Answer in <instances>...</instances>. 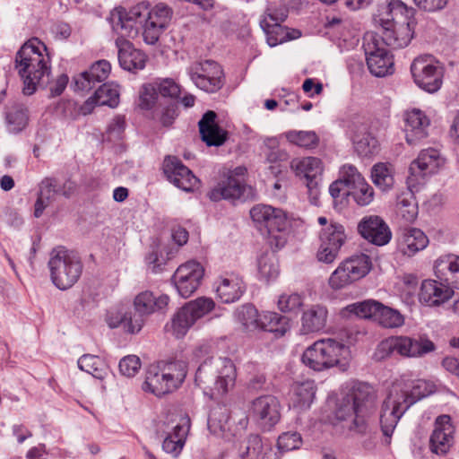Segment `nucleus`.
Returning a JSON list of instances; mask_svg holds the SVG:
<instances>
[{"label": "nucleus", "instance_id": "nucleus-1", "mask_svg": "<svg viewBox=\"0 0 459 459\" xmlns=\"http://www.w3.org/2000/svg\"><path fill=\"white\" fill-rule=\"evenodd\" d=\"M172 17V10L164 4L152 9L145 3H139L128 11L121 8L112 14L113 30L117 39L134 38L142 30L145 43L154 45Z\"/></svg>", "mask_w": 459, "mask_h": 459}, {"label": "nucleus", "instance_id": "nucleus-2", "mask_svg": "<svg viewBox=\"0 0 459 459\" xmlns=\"http://www.w3.org/2000/svg\"><path fill=\"white\" fill-rule=\"evenodd\" d=\"M433 392L434 385L423 379L416 380L411 385L403 381L394 382L381 407L380 427L383 434L390 437L406 411Z\"/></svg>", "mask_w": 459, "mask_h": 459}, {"label": "nucleus", "instance_id": "nucleus-3", "mask_svg": "<svg viewBox=\"0 0 459 459\" xmlns=\"http://www.w3.org/2000/svg\"><path fill=\"white\" fill-rule=\"evenodd\" d=\"M15 69L23 81L25 95L33 94L38 87L47 86L51 66L46 46L37 39L24 43L16 54Z\"/></svg>", "mask_w": 459, "mask_h": 459}, {"label": "nucleus", "instance_id": "nucleus-4", "mask_svg": "<svg viewBox=\"0 0 459 459\" xmlns=\"http://www.w3.org/2000/svg\"><path fill=\"white\" fill-rule=\"evenodd\" d=\"M237 368L234 362L224 357H208L198 367L195 376V384L212 398L223 396L236 384Z\"/></svg>", "mask_w": 459, "mask_h": 459}, {"label": "nucleus", "instance_id": "nucleus-5", "mask_svg": "<svg viewBox=\"0 0 459 459\" xmlns=\"http://www.w3.org/2000/svg\"><path fill=\"white\" fill-rule=\"evenodd\" d=\"M349 347L333 338L320 339L307 347L302 354V362L315 371H322L333 367L342 370L348 366Z\"/></svg>", "mask_w": 459, "mask_h": 459}, {"label": "nucleus", "instance_id": "nucleus-6", "mask_svg": "<svg viewBox=\"0 0 459 459\" xmlns=\"http://www.w3.org/2000/svg\"><path fill=\"white\" fill-rule=\"evenodd\" d=\"M48 265L52 283L61 290L73 287L80 279L83 269L80 256L65 247L52 249Z\"/></svg>", "mask_w": 459, "mask_h": 459}, {"label": "nucleus", "instance_id": "nucleus-7", "mask_svg": "<svg viewBox=\"0 0 459 459\" xmlns=\"http://www.w3.org/2000/svg\"><path fill=\"white\" fill-rule=\"evenodd\" d=\"M186 376V363L183 360L151 365L145 375L143 389L156 396L171 393L178 389Z\"/></svg>", "mask_w": 459, "mask_h": 459}, {"label": "nucleus", "instance_id": "nucleus-8", "mask_svg": "<svg viewBox=\"0 0 459 459\" xmlns=\"http://www.w3.org/2000/svg\"><path fill=\"white\" fill-rule=\"evenodd\" d=\"M250 216L257 229L268 236L272 247L279 249L284 247L286 238L283 231L287 227V217L281 209L256 204L250 210Z\"/></svg>", "mask_w": 459, "mask_h": 459}, {"label": "nucleus", "instance_id": "nucleus-9", "mask_svg": "<svg viewBox=\"0 0 459 459\" xmlns=\"http://www.w3.org/2000/svg\"><path fill=\"white\" fill-rule=\"evenodd\" d=\"M434 343L428 339L391 336L377 344L373 359L377 361H381L394 353L403 357H421L434 351Z\"/></svg>", "mask_w": 459, "mask_h": 459}, {"label": "nucleus", "instance_id": "nucleus-10", "mask_svg": "<svg viewBox=\"0 0 459 459\" xmlns=\"http://www.w3.org/2000/svg\"><path fill=\"white\" fill-rule=\"evenodd\" d=\"M414 82L429 93L437 92L443 84L444 65L432 55H421L411 65Z\"/></svg>", "mask_w": 459, "mask_h": 459}, {"label": "nucleus", "instance_id": "nucleus-11", "mask_svg": "<svg viewBox=\"0 0 459 459\" xmlns=\"http://www.w3.org/2000/svg\"><path fill=\"white\" fill-rule=\"evenodd\" d=\"M363 48L371 74L376 77H385L394 73L393 56L383 44L379 35L367 32L363 37Z\"/></svg>", "mask_w": 459, "mask_h": 459}, {"label": "nucleus", "instance_id": "nucleus-12", "mask_svg": "<svg viewBox=\"0 0 459 459\" xmlns=\"http://www.w3.org/2000/svg\"><path fill=\"white\" fill-rule=\"evenodd\" d=\"M371 269V260L368 255L359 254L342 262L332 273L329 285L333 290H341L365 277Z\"/></svg>", "mask_w": 459, "mask_h": 459}, {"label": "nucleus", "instance_id": "nucleus-13", "mask_svg": "<svg viewBox=\"0 0 459 459\" xmlns=\"http://www.w3.org/2000/svg\"><path fill=\"white\" fill-rule=\"evenodd\" d=\"M445 164V159L438 150L428 148L422 150L409 167L406 183L416 187L425 183L426 178L435 174Z\"/></svg>", "mask_w": 459, "mask_h": 459}, {"label": "nucleus", "instance_id": "nucleus-14", "mask_svg": "<svg viewBox=\"0 0 459 459\" xmlns=\"http://www.w3.org/2000/svg\"><path fill=\"white\" fill-rule=\"evenodd\" d=\"M187 74L197 88L206 92H216L224 83L223 71L212 60L193 63L187 68Z\"/></svg>", "mask_w": 459, "mask_h": 459}, {"label": "nucleus", "instance_id": "nucleus-15", "mask_svg": "<svg viewBox=\"0 0 459 459\" xmlns=\"http://www.w3.org/2000/svg\"><path fill=\"white\" fill-rule=\"evenodd\" d=\"M346 238L344 227L342 224L331 222L323 228L319 234L320 246L316 253L318 261L332 264L338 257Z\"/></svg>", "mask_w": 459, "mask_h": 459}, {"label": "nucleus", "instance_id": "nucleus-16", "mask_svg": "<svg viewBox=\"0 0 459 459\" xmlns=\"http://www.w3.org/2000/svg\"><path fill=\"white\" fill-rule=\"evenodd\" d=\"M169 303V297L161 295L155 297L152 291L144 290L135 296L134 299L133 320L130 330L140 332L145 323L146 317L156 311L162 310Z\"/></svg>", "mask_w": 459, "mask_h": 459}, {"label": "nucleus", "instance_id": "nucleus-17", "mask_svg": "<svg viewBox=\"0 0 459 459\" xmlns=\"http://www.w3.org/2000/svg\"><path fill=\"white\" fill-rule=\"evenodd\" d=\"M74 190V187L71 182L62 183L56 178H45L39 185L34 216L39 218L44 210L56 201L58 195L68 198Z\"/></svg>", "mask_w": 459, "mask_h": 459}, {"label": "nucleus", "instance_id": "nucleus-18", "mask_svg": "<svg viewBox=\"0 0 459 459\" xmlns=\"http://www.w3.org/2000/svg\"><path fill=\"white\" fill-rule=\"evenodd\" d=\"M347 134L359 156L368 157L377 152L378 142L368 131L365 117L359 116L352 117L348 122Z\"/></svg>", "mask_w": 459, "mask_h": 459}, {"label": "nucleus", "instance_id": "nucleus-19", "mask_svg": "<svg viewBox=\"0 0 459 459\" xmlns=\"http://www.w3.org/2000/svg\"><path fill=\"white\" fill-rule=\"evenodd\" d=\"M204 274V269L202 264L191 260L178 266L173 274L172 281L178 294L186 299L198 289Z\"/></svg>", "mask_w": 459, "mask_h": 459}, {"label": "nucleus", "instance_id": "nucleus-20", "mask_svg": "<svg viewBox=\"0 0 459 459\" xmlns=\"http://www.w3.org/2000/svg\"><path fill=\"white\" fill-rule=\"evenodd\" d=\"M281 405L278 399L270 394L254 399L249 410L250 416L264 429H270L281 418Z\"/></svg>", "mask_w": 459, "mask_h": 459}, {"label": "nucleus", "instance_id": "nucleus-21", "mask_svg": "<svg viewBox=\"0 0 459 459\" xmlns=\"http://www.w3.org/2000/svg\"><path fill=\"white\" fill-rule=\"evenodd\" d=\"M163 171L169 182L185 192H192L198 186L199 179L176 157L165 158Z\"/></svg>", "mask_w": 459, "mask_h": 459}, {"label": "nucleus", "instance_id": "nucleus-22", "mask_svg": "<svg viewBox=\"0 0 459 459\" xmlns=\"http://www.w3.org/2000/svg\"><path fill=\"white\" fill-rule=\"evenodd\" d=\"M252 193V188L247 186L243 178L228 175L221 179L208 193L213 202L221 200H246Z\"/></svg>", "mask_w": 459, "mask_h": 459}, {"label": "nucleus", "instance_id": "nucleus-23", "mask_svg": "<svg viewBox=\"0 0 459 459\" xmlns=\"http://www.w3.org/2000/svg\"><path fill=\"white\" fill-rule=\"evenodd\" d=\"M455 428L449 415L438 416L430 436V450L437 455H446L454 443Z\"/></svg>", "mask_w": 459, "mask_h": 459}, {"label": "nucleus", "instance_id": "nucleus-24", "mask_svg": "<svg viewBox=\"0 0 459 459\" xmlns=\"http://www.w3.org/2000/svg\"><path fill=\"white\" fill-rule=\"evenodd\" d=\"M277 12H270L265 10V14L260 21V26L266 35V41L270 47H275L289 39H298L300 36L299 30H292V34L287 31L281 22L285 20H278Z\"/></svg>", "mask_w": 459, "mask_h": 459}, {"label": "nucleus", "instance_id": "nucleus-25", "mask_svg": "<svg viewBox=\"0 0 459 459\" xmlns=\"http://www.w3.org/2000/svg\"><path fill=\"white\" fill-rule=\"evenodd\" d=\"M454 290L449 283L437 280H424L419 293L420 302L429 307H438L449 300Z\"/></svg>", "mask_w": 459, "mask_h": 459}, {"label": "nucleus", "instance_id": "nucleus-26", "mask_svg": "<svg viewBox=\"0 0 459 459\" xmlns=\"http://www.w3.org/2000/svg\"><path fill=\"white\" fill-rule=\"evenodd\" d=\"M359 234L377 246L386 245L392 238L388 225L378 216L364 217L358 225Z\"/></svg>", "mask_w": 459, "mask_h": 459}, {"label": "nucleus", "instance_id": "nucleus-27", "mask_svg": "<svg viewBox=\"0 0 459 459\" xmlns=\"http://www.w3.org/2000/svg\"><path fill=\"white\" fill-rule=\"evenodd\" d=\"M346 394L356 405L359 416L366 418L376 408V391L373 386L367 383L359 381L351 382Z\"/></svg>", "mask_w": 459, "mask_h": 459}, {"label": "nucleus", "instance_id": "nucleus-28", "mask_svg": "<svg viewBox=\"0 0 459 459\" xmlns=\"http://www.w3.org/2000/svg\"><path fill=\"white\" fill-rule=\"evenodd\" d=\"M406 141L411 145L420 143L429 135L430 120L420 109L413 108L404 114Z\"/></svg>", "mask_w": 459, "mask_h": 459}, {"label": "nucleus", "instance_id": "nucleus-29", "mask_svg": "<svg viewBox=\"0 0 459 459\" xmlns=\"http://www.w3.org/2000/svg\"><path fill=\"white\" fill-rule=\"evenodd\" d=\"M111 70L110 64L106 60L94 63L87 71L74 77L72 87L75 91H89L96 83L104 82Z\"/></svg>", "mask_w": 459, "mask_h": 459}, {"label": "nucleus", "instance_id": "nucleus-30", "mask_svg": "<svg viewBox=\"0 0 459 459\" xmlns=\"http://www.w3.org/2000/svg\"><path fill=\"white\" fill-rule=\"evenodd\" d=\"M384 30L380 36L383 44L392 48H403L409 45L413 38L414 22H396L382 25Z\"/></svg>", "mask_w": 459, "mask_h": 459}, {"label": "nucleus", "instance_id": "nucleus-31", "mask_svg": "<svg viewBox=\"0 0 459 459\" xmlns=\"http://www.w3.org/2000/svg\"><path fill=\"white\" fill-rule=\"evenodd\" d=\"M245 290L246 286L242 278L234 273L219 277L215 283L217 297L223 303H232L238 300Z\"/></svg>", "mask_w": 459, "mask_h": 459}, {"label": "nucleus", "instance_id": "nucleus-32", "mask_svg": "<svg viewBox=\"0 0 459 459\" xmlns=\"http://www.w3.org/2000/svg\"><path fill=\"white\" fill-rule=\"evenodd\" d=\"M116 46L118 49L117 57L120 66L127 71L142 70L145 66V55L134 48L133 44L126 39H117Z\"/></svg>", "mask_w": 459, "mask_h": 459}, {"label": "nucleus", "instance_id": "nucleus-33", "mask_svg": "<svg viewBox=\"0 0 459 459\" xmlns=\"http://www.w3.org/2000/svg\"><path fill=\"white\" fill-rule=\"evenodd\" d=\"M216 117V113L209 110L198 122L201 138L208 146H221L227 139V134L218 126Z\"/></svg>", "mask_w": 459, "mask_h": 459}, {"label": "nucleus", "instance_id": "nucleus-34", "mask_svg": "<svg viewBox=\"0 0 459 459\" xmlns=\"http://www.w3.org/2000/svg\"><path fill=\"white\" fill-rule=\"evenodd\" d=\"M434 273L441 281L455 284L459 289V255L446 254L434 262Z\"/></svg>", "mask_w": 459, "mask_h": 459}, {"label": "nucleus", "instance_id": "nucleus-35", "mask_svg": "<svg viewBox=\"0 0 459 459\" xmlns=\"http://www.w3.org/2000/svg\"><path fill=\"white\" fill-rule=\"evenodd\" d=\"M328 310L325 306L311 305L302 313L300 331L304 334L320 332L326 326Z\"/></svg>", "mask_w": 459, "mask_h": 459}, {"label": "nucleus", "instance_id": "nucleus-36", "mask_svg": "<svg viewBox=\"0 0 459 459\" xmlns=\"http://www.w3.org/2000/svg\"><path fill=\"white\" fill-rule=\"evenodd\" d=\"M429 244V238L425 233L416 228L403 230L399 238V248L404 255L412 256L423 250Z\"/></svg>", "mask_w": 459, "mask_h": 459}, {"label": "nucleus", "instance_id": "nucleus-37", "mask_svg": "<svg viewBox=\"0 0 459 459\" xmlns=\"http://www.w3.org/2000/svg\"><path fill=\"white\" fill-rule=\"evenodd\" d=\"M415 10L408 7L401 0H392L385 8V12L382 13L379 19L381 25H389L396 22H414L413 17Z\"/></svg>", "mask_w": 459, "mask_h": 459}, {"label": "nucleus", "instance_id": "nucleus-38", "mask_svg": "<svg viewBox=\"0 0 459 459\" xmlns=\"http://www.w3.org/2000/svg\"><path fill=\"white\" fill-rule=\"evenodd\" d=\"M316 395V384L312 380L297 383L292 387L290 403L298 411L310 408Z\"/></svg>", "mask_w": 459, "mask_h": 459}, {"label": "nucleus", "instance_id": "nucleus-39", "mask_svg": "<svg viewBox=\"0 0 459 459\" xmlns=\"http://www.w3.org/2000/svg\"><path fill=\"white\" fill-rule=\"evenodd\" d=\"M189 431L188 420H185L182 424H178L173 428V431L169 433L162 443V449L165 453L178 457L181 453L186 440Z\"/></svg>", "mask_w": 459, "mask_h": 459}, {"label": "nucleus", "instance_id": "nucleus-40", "mask_svg": "<svg viewBox=\"0 0 459 459\" xmlns=\"http://www.w3.org/2000/svg\"><path fill=\"white\" fill-rule=\"evenodd\" d=\"M416 187H410L397 195L396 211L406 222H412L418 216V204L414 197Z\"/></svg>", "mask_w": 459, "mask_h": 459}, {"label": "nucleus", "instance_id": "nucleus-41", "mask_svg": "<svg viewBox=\"0 0 459 459\" xmlns=\"http://www.w3.org/2000/svg\"><path fill=\"white\" fill-rule=\"evenodd\" d=\"M259 329L282 336L290 329L289 319L276 312H263L260 316Z\"/></svg>", "mask_w": 459, "mask_h": 459}, {"label": "nucleus", "instance_id": "nucleus-42", "mask_svg": "<svg viewBox=\"0 0 459 459\" xmlns=\"http://www.w3.org/2000/svg\"><path fill=\"white\" fill-rule=\"evenodd\" d=\"M78 367L93 377L102 380L109 374L106 361L99 356L84 354L78 359Z\"/></svg>", "mask_w": 459, "mask_h": 459}, {"label": "nucleus", "instance_id": "nucleus-43", "mask_svg": "<svg viewBox=\"0 0 459 459\" xmlns=\"http://www.w3.org/2000/svg\"><path fill=\"white\" fill-rule=\"evenodd\" d=\"M290 168L298 176L305 178H317L322 174L321 160L316 157L296 158L290 161Z\"/></svg>", "mask_w": 459, "mask_h": 459}, {"label": "nucleus", "instance_id": "nucleus-44", "mask_svg": "<svg viewBox=\"0 0 459 459\" xmlns=\"http://www.w3.org/2000/svg\"><path fill=\"white\" fill-rule=\"evenodd\" d=\"M29 121V113L27 108L22 104H13L5 111V122L10 133H19L22 131Z\"/></svg>", "mask_w": 459, "mask_h": 459}, {"label": "nucleus", "instance_id": "nucleus-45", "mask_svg": "<svg viewBox=\"0 0 459 459\" xmlns=\"http://www.w3.org/2000/svg\"><path fill=\"white\" fill-rule=\"evenodd\" d=\"M229 411L223 405L213 407L208 417V429L215 436L227 437L226 432L229 428Z\"/></svg>", "mask_w": 459, "mask_h": 459}, {"label": "nucleus", "instance_id": "nucleus-46", "mask_svg": "<svg viewBox=\"0 0 459 459\" xmlns=\"http://www.w3.org/2000/svg\"><path fill=\"white\" fill-rule=\"evenodd\" d=\"M133 320V312L128 311L124 307H116L110 308L106 315L105 321L109 328L114 329L122 327L124 332L131 334L137 333L138 332H132L130 330V323Z\"/></svg>", "mask_w": 459, "mask_h": 459}, {"label": "nucleus", "instance_id": "nucleus-47", "mask_svg": "<svg viewBox=\"0 0 459 459\" xmlns=\"http://www.w3.org/2000/svg\"><path fill=\"white\" fill-rule=\"evenodd\" d=\"M281 136L290 143L306 149L316 148L319 143V136L315 131L290 130Z\"/></svg>", "mask_w": 459, "mask_h": 459}, {"label": "nucleus", "instance_id": "nucleus-48", "mask_svg": "<svg viewBox=\"0 0 459 459\" xmlns=\"http://www.w3.org/2000/svg\"><path fill=\"white\" fill-rule=\"evenodd\" d=\"M260 316L257 309L251 304L243 305L235 312L238 322L249 332L259 329Z\"/></svg>", "mask_w": 459, "mask_h": 459}, {"label": "nucleus", "instance_id": "nucleus-49", "mask_svg": "<svg viewBox=\"0 0 459 459\" xmlns=\"http://www.w3.org/2000/svg\"><path fill=\"white\" fill-rule=\"evenodd\" d=\"M259 277L266 281L274 280L279 274V265L273 252L264 253L257 261Z\"/></svg>", "mask_w": 459, "mask_h": 459}, {"label": "nucleus", "instance_id": "nucleus-50", "mask_svg": "<svg viewBox=\"0 0 459 459\" xmlns=\"http://www.w3.org/2000/svg\"><path fill=\"white\" fill-rule=\"evenodd\" d=\"M193 314L185 305L174 316L171 321L172 333L177 338L186 335L189 328L195 323Z\"/></svg>", "mask_w": 459, "mask_h": 459}, {"label": "nucleus", "instance_id": "nucleus-51", "mask_svg": "<svg viewBox=\"0 0 459 459\" xmlns=\"http://www.w3.org/2000/svg\"><path fill=\"white\" fill-rule=\"evenodd\" d=\"M193 314L185 305L174 316L171 321L172 333L177 338L186 335L189 328L195 323Z\"/></svg>", "mask_w": 459, "mask_h": 459}, {"label": "nucleus", "instance_id": "nucleus-52", "mask_svg": "<svg viewBox=\"0 0 459 459\" xmlns=\"http://www.w3.org/2000/svg\"><path fill=\"white\" fill-rule=\"evenodd\" d=\"M336 418L340 420H351V423L359 427L364 422V416H359L356 405L348 397L347 394L340 402L335 412Z\"/></svg>", "mask_w": 459, "mask_h": 459}, {"label": "nucleus", "instance_id": "nucleus-53", "mask_svg": "<svg viewBox=\"0 0 459 459\" xmlns=\"http://www.w3.org/2000/svg\"><path fill=\"white\" fill-rule=\"evenodd\" d=\"M264 154L268 163L273 164L285 161L289 158L288 152L280 148L278 137H264L263 139Z\"/></svg>", "mask_w": 459, "mask_h": 459}, {"label": "nucleus", "instance_id": "nucleus-54", "mask_svg": "<svg viewBox=\"0 0 459 459\" xmlns=\"http://www.w3.org/2000/svg\"><path fill=\"white\" fill-rule=\"evenodd\" d=\"M94 97L99 106L115 108L119 103L118 86L113 83H104L95 91Z\"/></svg>", "mask_w": 459, "mask_h": 459}, {"label": "nucleus", "instance_id": "nucleus-55", "mask_svg": "<svg viewBox=\"0 0 459 459\" xmlns=\"http://www.w3.org/2000/svg\"><path fill=\"white\" fill-rule=\"evenodd\" d=\"M376 322L385 328H395L403 325L404 317L398 310L381 303L377 314Z\"/></svg>", "mask_w": 459, "mask_h": 459}, {"label": "nucleus", "instance_id": "nucleus-56", "mask_svg": "<svg viewBox=\"0 0 459 459\" xmlns=\"http://www.w3.org/2000/svg\"><path fill=\"white\" fill-rule=\"evenodd\" d=\"M380 304L378 301L368 299L348 305L345 309L361 318H370L376 321Z\"/></svg>", "mask_w": 459, "mask_h": 459}, {"label": "nucleus", "instance_id": "nucleus-57", "mask_svg": "<svg viewBox=\"0 0 459 459\" xmlns=\"http://www.w3.org/2000/svg\"><path fill=\"white\" fill-rule=\"evenodd\" d=\"M371 178L373 183L382 190L390 188L394 183L391 171L384 163L376 164L372 168Z\"/></svg>", "mask_w": 459, "mask_h": 459}, {"label": "nucleus", "instance_id": "nucleus-58", "mask_svg": "<svg viewBox=\"0 0 459 459\" xmlns=\"http://www.w3.org/2000/svg\"><path fill=\"white\" fill-rule=\"evenodd\" d=\"M159 102H161V100L159 99V92L154 83L143 85L140 91L139 107L142 109L149 110L152 108L156 103L159 104Z\"/></svg>", "mask_w": 459, "mask_h": 459}, {"label": "nucleus", "instance_id": "nucleus-59", "mask_svg": "<svg viewBox=\"0 0 459 459\" xmlns=\"http://www.w3.org/2000/svg\"><path fill=\"white\" fill-rule=\"evenodd\" d=\"M186 306L197 321L210 313L214 308L215 303L211 298L202 297L188 302Z\"/></svg>", "mask_w": 459, "mask_h": 459}, {"label": "nucleus", "instance_id": "nucleus-60", "mask_svg": "<svg viewBox=\"0 0 459 459\" xmlns=\"http://www.w3.org/2000/svg\"><path fill=\"white\" fill-rule=\"evenodd\" d=\"M278 308L283 312H297L303 305V298L299 293H282L277 301Z\"/></svg>", "mask_w": 459, "mask_h": 459}, {"label": "nucleus", "instance_id": "nucleus-61", "mask_svg": "<svg viewBox=\"0 0 459 459\" xmlns=\"http://www.w3.org/2000/svg\"><path fill=\"white\" fill-rule=\"evenodd\" d=\"M303 0H268L266 10L277 12L278 20H285L290 9L298 8Z\"/></svg>", "mask_w": 459, "mask_h": 459}, {"label": "nucleus", "instance_id": "nucleus-62", "mask_svg": "<svg viewBox=\"0 0 459 459\" xmlns=\"http://www.w3.org/2000/svg\"><path fill=\"white\" fill-rule=\"evenodd\" d=\"M339 179L350 189L357 187L358 185L365 181L356 167L350 164H345L341 168Z\"/></svg>", "mask_w": 459, "mask_h": 459}, {"label": "nucleus", "instance_id": "nucleus-63", "mask_svg": "<svg viewBox=\"0 0 459 459\" xmlns=\"http://www.w3.org/2000/svg\"><path fill=\"white\" fill-rule=\"evenodd\" d=\"M302 438L298 432H285L277 440L278 449L281 452H289L300 447Z\"/></svg>", "mask_w": 459, "mask_h": 459}, {"label": "nucleus", "instance_id": "nucleus-64", "mask_svg": "<svg viewBox=\"0 0 459 459\" xmlns=\"http://www.w3.org/2000/svg\"><path fill=\"white\" fill-rule=\"evenodd\" d=\"M351 195H352L359 205L365 206L372 202L374 191L373 188L364 181L362 184L358 185L357 187L351 189Z\"/></svg>", "mask_w": 459, "mask_h": 459}]
</instances>
